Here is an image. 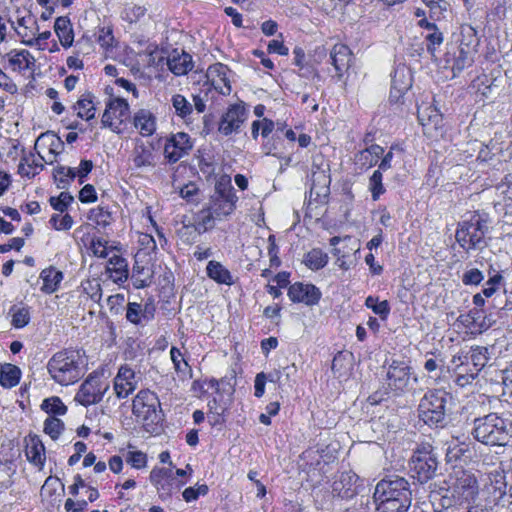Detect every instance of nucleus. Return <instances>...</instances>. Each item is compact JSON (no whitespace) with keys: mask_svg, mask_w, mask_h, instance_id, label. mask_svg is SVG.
I'll return each instance as SVG.
<instances>
[{"mask_svg":"<svg viewBox=\"0 0 512 512\" xmlns=\"http://www.w3.org/2000/svg\"><path fill=\"white\" fill-rule=\"evenodd\" d=\"M216 220L218 216L212 213V209L208 206L196 214L194 223H184V227H193L198 233H204L214 227Z\"/></svg>","mask_w":512,"mask_h":512,"instance_id":"nucleus-26","label":"nucleus"},{"mask_svg":"<svg viewBox=\"0 0 512 512\" xmlns=\"http://www.w3.org/2000/svg\"><path fill=\"white\" fill-rule=\"evenodd\" d=\"M168 67L175 75H185L193 69L192 56L186 52L175 53L168 59Z\"/></svg>","mask_w":512,"mask_h":512,"instance_id":"nucleus-30","label":"nucleus"},{"mask_svg":"<svg viewBox=\"0 0 512 512\" xmlns=\"http://www.w3.org/2000/svg\"><path fill=\"white\" fill-rule=\"evenodd\" d=\"M377 512H407L412 502L409 482L399 476L380 480L373 493Z\"/></svg>","mask_w":512,"mask_h":512,"instance_id":"nucleus-1","label":"nucleus"},{"mask_svg":"<svg viewBox=\"0 0 512 512\" xmlns=\"http://www.w3.org/2000/svg\"><path fill=\"white\" fill-rule=\"evenodd\" d=\"M114 36L110 27H102L98 31L97 42L104 48L113 45Z\"/></svg>","mask_w":512,"mask_h":512,"instance_id":"nucleus-62","label":"nucleus"},{"mask_svg":"<svg viewBox=\"0 0 512 512\" xmlns=\"http://www.w3.org/2000/svg\"><path fill=\"white\" fill-rule=\"evenodd\" d=\"M132 161L135 168L154 167L155 157L153 148L144 143L137 144L132 152Z\"/></svg>","mask_w":512,"mask_h":512,"instance_id":"nucleus-25","label":"nucleus"},{"mask_svg":"<svg viewBox=\"0 0 512 512\" xmlns=\"http://www.w3.org/2000/svg\"><path fill=\"white\" fill-rule=\"evenodd\" d=\"M296 367L295 365L286 366L282 370H274L268 374H266L267 382L275 383L278 385L283 384V376L285 375L286 379L289 378L291 372H295Z\"/></svg>","mask_w":512,"mask_h":512,"instance_id":"nucleus-54","label":"nucleus"},{"mask_svg":"<svg viewBox=\"0 0 512 512\" xmlns=\"http://www.w3.org/2000/svg\"><path fill=\"white\" fill-rule=\"evenodd\" d=\"M25 455L30 463L40 469L43 468L46 460L45 447L37 435H29L26 438Z\"/></svg>","mask_w":512,"mask_h":512,"instance_id":"nucleus-21","label":"nucleus"},{"mask_svg":"<svg viewBox=\"0 0 512 512\" xmlns=\"http://www.w3.org/2000/svg\"><path fill=\"white\" fill-rule=\"evenodd\" d=\"M40 278L43 281L41 291L46 294H52L58 290L61 281L63 280V273L55 267L50 266L42 270Z\"/></svg>","mask_w":512,"mask_h":512,"instance_id":"nucleus-28","label":"nucleus"},{"mask_svg":"<svg viewBox=\"0 0 512 512\" xmlns=\"http://www.w3.org/2000/svg\"><path fill=\"white\" fill-rule=\"evenodd\" d=\"M238 197L231 180L227 176L221 177L215 185L214 194L210 198L209 207L212 213L218 216V220H223L230 216L236 209Z\"/></svg>","mask_w":512,"mask_h":512,"instance_id":"nucleus-8","label":"nucleus"},{"mask_svg":"<svg viewBox=\"0 0 512 512\" xmlns=\"http://www.w3.org/2000/svg\"><path fill=\"white\" fill-rule=\"evenodd\" d=\"M471 434L486 446H509L512 445V422L497 413H489L474 419Z\"/></svg>","mask_w":512,"mask_h":512,"instance_id":"nucleus-2","label":"nucleus"},{"mask_svg":"<svg viewBox=\"0 0 512 512\" xmlns=\"http://www.w3.org/2000/svg\"><path fill=\"white\" fill-rule=\"evenodd\" d=\"M146 9L143 6L133 5L126 7L122 12V18L130 23L138 21L144 16Z\"/></svg>","mask_w":512,"mask_h":512,"instance_id":"nucleus-57","label":"nucleus"},{"mask_svg":"<svg viewBox=\"0 0 512 512\" xmlns=\"http://www.w3.org/2000/svg\"><path fill=\"white\" fill-rule=\"evenodd\" d=\"M126 461L136 469H141L147 464V456L141 451H129Z\"/></svg>","mask_w":512,"mask_h":512,"instance_id":"nucleus-59","label":"nucleus"},{"mask_svg":"<svg viewBox=\"0 0 512 512\" xmlns=\"http://www.w3.org/2000/svg\"><path fill=\"white\" fill-rule=\"evenodd\" d=\"M365 306L371 309L376 315H378L382 320H386L390 314V305L387 300H383L381 302L378 301L377 297L368 296L365 300Z\"/></svg>","mask_w":512,"mask_h":512,"instance_id":"nucleus-42","label":"nucleus"},{"mask_svg":"<svg viewBox=\"0 0 512 512\" xmlns=\"http://www.w3.org/2000/svg\"><path fill=\"white\" fill-rule=\"evenodd\" d=\"M133 124L142 136H151L156 130V118L148 109L138 110L134 114Z\"/></svg>","mask_w":512,"mask_h":512,"instance_id":"nucleus-24","label":"nucleus"},{"mask_svg":"<svg viewBox=\"0 0 512 512\" xmlns=\"http://www.w3.org/2000/svg\"><path fill=\"white\" fill-rule=\"evenodd\" d=\"M91 250L93 254L99 258H106L108 256L107 241L96 238L91 241Z\"/></svg>","mask_w":512,"mask_h":512,"instance_id":"nucleus-63","label":"nucleus"},{"mask_svg":"<svg viewBox=\"0 0 512 512\" xmlns=\"http://www.w3.org/2000/svg\"><path fill=\"white\" fill-rule=\"evenodd\" d=\"M425 41L427 42V51L434 56L436 49L443 43V33L438 27L428 31L425 35Z\"/></svg>","mask_w":512,"mask_h":512,"instance_id":"nucleus-49","label":"nucleus"},{"mask_svg":"<svg viewBox=\"0 0 512 512\" xmlns=\"http://www.w3.org/2000/svg\"><path fill=\"white\" fill-rule=\"evenodd\" d=\"M81 362L79 351L64 349L50 358L47 370L56 383L67 386L80 379L82 375Z\"/></svg>","mask_w":512,"mask_h":512,"instance_id":"nucleus-5","label":"nucleus"},{"mask_svg":"<svg viewBox=\"0 0 512 512\" xmlns=\"http://www.w3.org/2000/svg\"><path fill=\"white\" fill-rule=\"evenodd\" d=\"M246 118L247 111L243 102L230 105L221 117L218 130L226 136L238 132Z\"/></svg>","mask_w":512,"mask_h":512,"instance_id":"nucleus-13","label":"nucleus"},{"mask_svg":"<svg viewBox=\"0 0 512 512\" xmlns=\"http://www.w3.org/2000/svg\"><path fill=\"white\" fill-rule=\"evenodd\" d=\"M359 477L352 471L340 473L332 484V492L341 498H352L357 494Z\"/></svg>","mask_w":512,"mask_h":512,"instance_id":"nucleus-18","label":"nucleus"},{"mask_svg":"<svg viewBox=\"0 0 512 512\" xmlns=\"http://www.w3.org/2000/svg\"><path fill=\"white\" fill-rule=\"evenodd\" d=\"M129 117V104L123 98H112L106 104L101 123L105 128L119 133L121 125Z\"/></svg>","mask_w":512,"mask_h":512,"instance_id":"nucleus-12","label":"nucleus"},{"mask_svg":"<svg viewBox=\"0 0 512 512\" xmlns=\"http://www.w3.org/2000/svg\"><path fill=\"white\" fill-rule=\"evenodd\" d=\"M41 409L48 414L64 415L67 412V407L64 405L62 400L57 397H50L43 400Z\"/></svg>","mask_w":512,"mask_h":512,"instance_id":"nucleus-45","label":"nucleus"},{"mask_svg":"<svg viewBox=\"0 0 512 512\" xmlns=\"http://www.w3.org/2000/svg\"><path fill=\"white\" fill-rule=\"evenodd\" d=\"M356 164L360 166L361 169H369L372 166H375L376 163L373 160V156L368 152L367 149L360 151L356 155Z\"/></svg>","mask_w":512,"mask_h":512,"instance_id":"nucleus-64","label":"nucleus"},{"mask_svg":"<svg viewBox=\"0 0 512 512\" xmlns=\"http://www.w3.org/2000/svg\"><path fill=\"white\" fill-rule=\"evenodd\" d=\"M192 147L189 135L179 132L167 140L164 146V154L169 162L175 163L186 155Z\"/></svg>","mask_w":512,"mask_h":512,"instance_id":"nucleus-14","label":"nucleus"},{"mask_svg":"<svg viewBox=\"0 0 512 512\" xmlns=\"http://www.w3.org/2000/svg\"><path fill=\"white\" fill-rule=\"evenodd\" d=\"M470 349V360L472 366L470 369L474 374H479L489 361L488 348L483 346H471Z\"/></svg>","mask_w":512,"mask_h":512,"instance_id":"nucleus-37","label":"nucleus"},{"mask_svg":"<svg viewBox=\"0 0 512 512\" xmlns=\"http://www.w3.org/2000/svg\"><path fill=\"white\" fill-rule=\"evenodd\" d=\"M43 161L44 158L40 154L38 158H36L33 153L24 155L20 160L18 172L20 175L28 178L34 177L38 173V169H43Z\"/></svg>","mask_w":512,"mask_h":512,"instance_id":"nucleus-32","label":"nucleus"},{"mask_svg":"<svg viewBox=\"0 0 512 512\" xmlns=\"http://www.w3.org/2000/svg\"><path fill=\"white\" fill-rule=\"evenodd\" d=\"M452 497L462 504L474 501L479 493V485L475 475L462 468L454 470L450 475L449 486Z\"/></svg>","mask_w":512,"mask_h":512,"instance_id":"nucleus-9","label":"nucleus"},{"mask_svg":"<svg viewBox=\"0 0 512 512\" xmlns=\"http://www.w3.org/2000/svg\"><path fill=\"white\" fill-rule=\"evenodd\" d=\"M47 142L48 145H49V152L54 154V155H57L58 154V149L59 148H63V142L61 141V139L56 136L55 134L53 133H43L41 134L36 143H35V146H37V144L39 142Z\"/></svg>","mask_w":512,"mask_h":512,"instance_id":"nucleus-52","label":"nucleus"},{"mask_svg":"<svg viewBox=\"0 0 512 512\" xmlns=\"http://www.w3.org/2000/svg\"><path fill=\"white\" fill-rule=\"evenodd\" d=\"M64 430V423L56 417H49L44 422V432L56 440Z\"/></svg>","mask_w":512,"mask_h":512,"instance_id":"nucleus-48","label":"nucleus"},{"mask_svg":"<svg viewBox=\"0 0 512 512\" xmlns=\"http://www.w3.org/2000/svg\"><path fill=\"white\" fill-rule=\"evenodd\" d=\"M473 52L459 47V55L454 59L452 70L461 72L465 67L470 66L473 62Z\"/></svg>","mask_w":512,"mask_h":512,"instance_id":"nucleus-47","label":"nucleus"},{"mask_svg":"<svg viewBox=\"0 0 512 512\" xmlns=\"http://www.w3.org/2000/svg\"><path fill=\"white\" fill-rule=\"evenodd\" d=\"M387 389L395 396L403 395L411 381V367L406 361L392 360L386 368Z\"/></svg>","mask_w":512,"mask_h":512,"instance_id":"nucleus-10","label":"nucleus"},{"mask_svg":"<svg viewBox=\"0 0 512 512\" xmlns=\"http://www.w3.org/2000/svg\"><path fill=\"white\" fill-rule=\"evenodd\" d=\"M73 196L67 192H61L58 197H51L49 202L53 209L63 213L72 203Z\"/></svg>","mask_w":512,"mask_h":512,"instance_id":"nucleus-55","label":"nucleus"},{"mask_svg":"<svg viewBox=\"0 0 512 512\" xmlns=\"http://www.w3.org/2000/svg\"><path fill=\"white\" fill-rule=\"evenodd\" d=\"M170 356H171V360L173 362L175 371L179 375L189 376L191 378L192 370H191L189 364L184 359L181 351L176 347H172L170 350Z\"/></svg>","mask_w":512,"mask_h":512,"instance_id":"nucleus-41","label":"nucleus"},{"mask_svg":"<svg viewBox=\"0 0 512 512\" xmlns=\"http://www.w3.org/2000/svg\"><path fill=\"white\" fill-rule=\"evenodd\" d=\"M207 276L218 284L232 285L234 283L233 276L230 271L220 262L211 260L206 267Z\"/></svg>","mask_w":512,"mask_h":512,"instance_id":"nucleus-27","label":"nucleus"},{"mask_svg":"<svg viewBox=\"0 0 512 512\" xmlns=\"http://www.w3.org/2000/svg\"><path fill=\"white\" fill-rule=\"evenodd\" d=\"M132 280L135 288H145L151 283V274L148 269L136 263L132 270Z\"/></svg>","mask_w":512,"mask_h":512,"instance_id":"nucleus-43","label":"nucleus"},{"mask_svg":"<svg viewBox=\"0 0 512 512\" xmlns=\"http://www.w3.org/2000/svg\"><path fill=\"white\" fill-rule=\"evenodd\" d=\"M106 273L115 283H123L128 279V263L125 258L113 255L108 259Z\"/></svg>","mask_w":512,"mask_h":512,"instance_id":"nucleus-23","label":"nucleus"},{"mask_svg":"<svg viewBox=\"0 0 512 512\" xmlns=\"http://www.w3.org/2000/svg\"><path fill=\"white\" fill-rule=\"evenodd\" d=\"M88 218L103 228L109 226L113 221L112 214L102 206L91 209Z\"/></svg>","mask_w":512,"mask_h":512,"instance_id":"nucleus-44","label":"nucleus"},{"mask_svg":"<svg viewBox=\"0 0 512 512\" xmlns=\"http://www.w3.org/2000/svg\"><path fill=\"white\" fill-rule=\"evenodd\" d=\"M328 262V255L319 248L309 251L304 258V263L312 270L323 268Z\"/></svg>","mask_w":512,"mask_h":512,"instance_id":"nucleus-39","label":"nucleus"},{"mask_svg":"<svg viewBox=\"0 0 512 512\" xmlns=\"http://www.w3.org/2000/svg\"><path fill=\"white\" fill-rule=\"evenodd\" d=\"M94 96L92 93L87 92L84 93L81 98L76 102L75 109L78 110V117L85 119L87 121L93 119L95 117V105H94Z\"/></svg>","mask_w":512,"mask_h":512,"instance_id":"nucleus-36","label":"nucleus"},{"mask_svg":"<svg viewBox=\"0 0 512 512\" xmlns=\"http://www.w3.org/2000/svg\"><path fill=\"white\" fill-rule=\"evenodd\" d=\"M132 412L149 433L157 432L163 421L161 403L156 393L140 390L133 399Z\"/></svg>","mask_w":512,"mask_h":512,"instance_id":"nucleus-6","label":"nucleus"},{"mask_svg":"<svg viewBox=\"0 0 512 512\" xmlns=\"http://www.w3.org/2000/svg\"><path fill=\"white\" fill-rule=\"evenodd\" d=\"M470 353L471 349L470 347L468 349H462L458 354L454 355L452 357V364L454 367H466V368H472L471 366V360H470Z\"/></svg>","mask_w":512,"mask_h":512,"instance_id":"nucleus-60","label":"nucleus"},{"mask_svg":"<svg viewBox=\"0 0 512 512\" xmlns=\"http://www.w3.org/2000/svg\"><path fill=\"white\" fill-rule=\"evenodd\" d=\"M9 314L11 315V324L15 328H23L30 321V312L27 307L13 305L9 310Z\"/></svg>","mask_w":512,"mask_h":512,"instance_id":"nucleus-40","label":"nucleus"},{"mask_svg":"<svg viewBox=\"0 0 512 512\" xmlns=\"http://www.w3.org/2000/svg\"><path fill=\"white\" fill-rule=\"evenodd\" d=\"M330 59L338 77H341L343 72L350 67L352 53L346 45L336 44L330 52Z\"/></svg>","mask_w":512,"mask_h":512,"instance_id":"nucleus-22","label":"nucleus"},{"mask_svg":"<svg viewBox=\"0 0 512 512\" xmlns=\"http://www.w3.org/2000/svg\"><path fill=\"white\" fill-rule=\"evenodd\" d=\"M288 296L292 302L313 306L319 302L321 292L312 284L296 282L289 287Z\"/></svg>","mask_w":512,"mask_h":512,"instance_id":"nucleus-15","label":"nucleus"},{"mask_svg":"<svg viewBox=\"0 0 512 512\" xmlns=\"http://www.w3.org/2000/svg\"><path fill=\"white\" fill-rule=\"evenodd\" d=\"M172 105L177 116L186 118L193 112L192 104L181 94L172 97Z\"/></svg>","mask_w":512,"mask_h":512,"instance_id":"nucleus-46","label":"nucleus"},{"mask_svg":"<svg viewBox=\"0 0 512 512\" xmlns=\"http://www.w3.org/2000/svg\"><path fill=\"white\" fill-rule=\"evenodd\" d=\"M108 389L109 384L94 372L81 384L74 400L85 407L97 404L102 401Z\"/></svg>","mask_w":512,"mask_h":512,"instance_id":"nucleus-11","label":"nucleus"},{"mask_svg":"<svg viewBox=\"0 0 512 512\" xmlns=\"http://www.w3.org/2000/svg\"><path fill=\"white\" fill-rule=\"evenodd\" d=\"M7 57L14 70H31L35 65V58L28 50H12Z\"/></svg>","mask_w":512,"mask_h":512,"instance_id":"nucleus-31","label":"nucleus"},{"mask_svg":"<svg viewBox=\"0 0 512 512\" xmlns=\"http://www.w3.org/2000/svg\"><path fill=\"white\" fill-rule=\"evenodd\" d=\"M452 396L444 389H428L419 401L418 416L430 427H443Z\"/></svg>","mask_w":512,"mask_h":512,"instance_id":"nucleus-4","label":"nucleus"},{"mask_svg":"<svg viewBox=\"0 0 512 512\" xmlns=\"http://www.w3.org/2000/svg\"><path fill=\"white\" fill-rule=\"evenodd\" d=\"M430 8L431 17L439 19L447 11L449 3L446 0H423Z\"/></svg>","mask_w":512,"mask_h":512,"instance_id":"nucleus-56","label":"nucleus"},{"mask_svg":"<svg viewBox=\"0 0 512 512\" xmlns=\"http://www.w3.org/2000/svg\"><path fill=\"white\" fill-rule=\"evenodd\" d=\"M150 481L158 490L160 497L171 496L175 478L170 468H154L150 473Z\"/></svg>","mask_w":512,"mask_h":512,"instance_id":"nucleus-19","label":"nucleus"},{"mask_svg":"<svg viewBox=\"0 0 512 512\" xmlns=\"http://www.w3.org/2000/svg\"><path fill=\"white\" fill-rule=\"evenodd\" d=\"M483 279L484 275L476 268L466 271L462 276V282L464 285H478Z\"/></svg>","mask_w":512,"mask_h":512,"instance_id":"nucleus-61","label":"nucleus"},{"mask_svg":"<svg viewBox=\"0 0 512 512\" xmlns=\"http://www.w3.org/2000/svg\"><path fill=\"white\" fill-rule=\"evenodd\" d=\"M471 457V451L469 444L452 442L446 449V461L457 462L462 459H468Z\"/></svg>","mask_w":512,"mask_h":512,"instance_id":"nucleus-38","label":"nucleus"},{"mask_svg":"<svg viewBox=\"0 0 512 512\" xmlns=\"http://www.w3.org/2000/svg\"><path fill=\"white\" fill-rule=\"evenodd\" d=\"M126 319L135 325L142 324L144 321L142 305L136 302H129L126 307Z\"/></svg>","mask_w":512,"mask_h":512,"instance_id":"nucleus-51","label":"nucleus"},{"mask_svg":"<svg viewBox=\"0 0 512 512\" xmlns=\"http://www.w3.org/2000/svg\"><path fill=\"white\" fill-rule=\"evenodd\" d=\"M412 86L410 73L405 67L397 68L392 76L390 100L398 102Z\"/></svg>","mask_w":512,"mask_h":512,"instance_id":"nucleus-20","label":"nucleus"},{"mask_svg":"<svg viewBox=\"0 0 512 512\" xmlns=\"http://www.w3.org/2000/svg\"><path fill=\"white\" fill-rule=\"evenodd\" d=\"M50 224L56 230H68L73 225V219L69 214H65L64 216L54 214L50 219Z\"/></svg>","mask_w":512,"mask_h":512,"instance_id":"nucleus-58","label":"nucleus"},{"mask_svg":"<svg viewBox=\"0 0 512 512\" xmlns=\"http://www.w3.org/2000/svg\"><path fill=\"white\" fill-rule=\"evenodd\" d=\"M454 370L456 372L455 382L458 386H461V387H464V386L470 384L478 376V374H474V372L470 368L454 367Z\"/></svg>","mask_w":512,"mask_h":512,"instance_id":"nucleus-53","label":"nucleus"},{"mask_svg":"<svg viewBox=\"0 0 512 512\" xmlns=\"http://www.w3.org/2000/svg\"><path fill=\"white\" fill-rule=\"evenodd\" d=\"M227 70H228L227 66H225L223 64H216L214 66H211L208 70L209 76H213L214 74H217V76L219 77V80H215L214 78L212 79V85L222 95H228L231 92V87L226 79Z\"/></svg>","mask_w":512,"mask_h":512,"instance_id":"nucleus-34","label":"nucleus"},{"mask_svg":"<svg viewBox=\"0 0 512 512\" xmlns=\"http://www.w3.org/2000/svg\"><path fill=\"white\" fill-rule=\"evenodd\" d=\"M21 378V370L16 365L6 363L1 366L0 384L4 388L15 387Z\"/></svg>","mask_w":512,"mask_h":512,"instance_id":"nucleus-35","label":"nucleus"},{"mask_svg":"<svg viewBox=\"0 0 512 512\" xmlns=\"http://www.w3.org/2000/svg\"><path fill=\"white\" fill-rule=\"evenodd\" d=\"M17 35L21 38V42L27 46H36L39 25L37 19L31 14L19 18L17 20V26L14 25L13 21H10Z\"/></svg>","mask_w":512,"mask_h":512,"instance_id":"nucleus-17","label":"nucleus"},{"mask_svg":"<svg viewBox=\"0 0 512 512\" xmlns=\"http://www.w3.org/2000/svg\"><path fill=\"white\" fill-rule=\"evenodd\" d=\"M138 385L135 372L127 365H122L114 378V391L118 398H126L132 394Z\"/></svg>","mask_w":512,"mask_h":512,"instance_id":"nucleus-16","label":"nucleus"},{"mask_svg":"<svg viewBox=\"0 0 512 512\" xmlns=\"http://www.w3.org/2000/svg\"><path fill=\"white\" fill-rule=\"evenodd\" d=\"M412 477L425 483L433 478L438 467L437 455L428 443L419 445L413 452L409 462Z\"/></svg>","mask_w":512,"mask_h":512,"instance_id":"nucleus-7","label":"nucleus"},{"mask_svg":"<svg viewBox=\"0 0 512 512\" xmlns=\"http://www.w3.org/2000/svg\"><path fill=\"white\" fill-rule=\"evenodd\" d=\"M54 30L59 38L61 45L68 48L73 44L74 33L71 21L66 16L58 17L54 24Z\"/></svg>","mask_w":512,"mask_h":512,"instance_id":"nucleus-29","label":"nucleus"},{"mask_svg":"<svg viewBox=\"0 0 512 512\" xmlns=\"http://www.w3.org/2000/svg\"><path fill=\"white\" fill-rule=\"evenodd\" d=\"M459 47L476 51L479 45V37L476 29L470 24H462L459 33Z\"/></svg>","mask_w":512,"mask_h":512,"instance_id":"nucleus-33","label":"nucleus"},{"mask_svg":"<svg viewBox=\"0 0 512 512\" xmlns=\"http://www.w3.org/2000/svg\"><path fill=\"white\" fill-rule=\"evenodd\" d=\"M382 178V172L380 170H375L369 179V190L372 194L373 200L379 199L380 195L385 192Z\"/></svg>","mask_w":512,"mask_h":512,"instance_id":"nucleus-50","label":"nucleus"},{"mask_svg":"<svg viewBox=\"0 0 512 512\" xmlns=\"http://www.w3.org/2000/svg\"><path fill=\"white\" fill-rule=\"evenodd\" d=\"M489 222L488 215L480 212H474L468 219L459 222L455 238L460 247L467 252L486 247Z\"/></svg>","mask_w":512,"mask_h":512,"instance_id":"nucleus-3","label":"nucleus"}]
</instances>
